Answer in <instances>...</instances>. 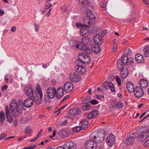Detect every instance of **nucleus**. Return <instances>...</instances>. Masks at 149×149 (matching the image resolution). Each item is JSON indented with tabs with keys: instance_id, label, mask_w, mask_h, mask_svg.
<instances>
[{
	"instance_id": "f257e3e1",
	"label": "nucleus",
	"mask_w": 149,
	"mask_h": 149,
	"mask_svg": "<svg viewBox=\"0 0 149 149\" xmlns=\"http://www.w3.org/2000/svg\"><path fill=\"white\" fill-rule=\"evenodd\" d=\"M24 106V102L22 100H19L17 104L16 101H12L10 106V113L13 116H17L22 113Z\"/></svg>"
},
{
	"instance_id": "f03ea898",
	"label": "nucleus",
	"mask_w": 149,
	"mask_h": 149,
	"mask_svg": "<svg viewBox=\"0 0 149 149\" xmlns=\"http://www.w3.org/2000/svg\"><path fill=\"white\" fill-rule=\"evenodd\" d=\"M134 59L132 58H128L124 54L122 56L121 59H119L117 61L118 68L121 69L126 65L132 66L133 65Z\"/></svg>"
},
{
	"instance_id": "7ed1b4c3",
	"label": "nucleus",
	"mask_w": 149,
	"mask_h": 149,
	"mask_svg": "<svg viewBox=\"0 0 149 149\" xmlns=\"http://www.w3.org/2000/svg\"><path fill=\"white\" fill-rule=\"evenodd\" d=\"M89 137L96 144L101 143L105 139L103 134L97 130L91 133Z\"/></svg>"
},
{
	"instance_id": "20e7f679",
	"label": "nucleus",
	"mask_w": 149,
	"mask_h": 149,
	"mask_svg": "<svg viewBox=\"0 0 149 149\" xmlns=\"http://www.w3.org/2000/svg\"><path fill=\"white\" fill-rule=\"evenodd\" d=\"M86 52L84 53L80 52L78 56V59L75 61L76 64L79 63L80 65H83L84 64H86L90 61V57L88 55L86 54Z\"/></svg>"
},
{
	"instance_id": "39448f33",
	"label": "nucleus",
	"mask_w": 149,
	"mask_h": 149,
	"mask_svg": "<svg viewBox=\"0 0 149 149\" xmlns=\"http://www.w3.org/2000/svg\"><path fill=\"white\" fill-rule=\"evenodd\" d=\"M138 136V134L136 133H132L127 137L125 143L127 145L132 144L135 141V139Z\"/></svg>"
},
{
	"instance_id": "423d86ee",
	"label": "nucleus",
	"mask_w": 149,
	"mask_h": 149,
	"mask_svg": "<svg viewBox=\"0 0 149 149\" xmlns=\"http://www.w3.org/2000/svg\"><path fill=\"white\" fill-rule=\"evenodd\" d=\"M138 136L139 141L142 142L144 141L149 138V129H145Z\"/></svg>"
},
{
	"instance_id": "0eeeda50",
	"label": "nucleus",
	"mask_w": 149,
	"mask_h": 149,
	"mask_svg": "<svg viewBox=\"0 0 149 149\" xmlns=\"http://www.w3.org/2000/svg\"><path fill=\"white\" fill-rule=\"evenodd\" d=\"M95 17L94 16H88L84 17L83 21L84 24L86 26H88L90 25H92L94 23Z\"/></svg>"
},
{
	"instance_id": "6e6552de",
	"label": "nucleus",
	"mask_w": 149,
	"mask_h": 149,
	"mask_svg": "<svg viewBox=\"0 0 149 149\" xmlns=\"http://www.w3.org/2000/svg\"><path fill=\"white\" fill-rule=\"evenodd\" d=\"M84 146L86 149H96L97 147V144L91 138L85 142Z\"/></svg>"
},
{
	"instance_id": "1a4fd4ad",
	"label": "nucleus",
	"mask_w": 149,
	"mask_h": 149,
	"mask_svg": "<svg viewBox=\"0 0 149 149\" xmlns=\"http://www.w3.org/2000/svg\"><path fill=\"white\" fill-rule=\"evenodd\" d=\"M101 87L102 89L104 90H107L110 88L111 91L113 92H114L115 91L114 85L110 82H104L101 86Z\"/></svg>"
},
{
	"instance_id": "9d476101",
	"label": "nucleus",
	"mask_w": 149,
	"mask_h": 149,
	"mask_svg": "<svg viewBox=\"0 0 149 149\" xmlns=\"http://www.w3.org/2000/svg\"><path fill=\"white\" fill-rule=\"evenodd\" d=\"M115 141V138L114 135L112 134H109L107 137L106 142L107 145L109 147H112L114 144Z\"/></svg>"
},
{
	"instance_id": "9b49d317",
	"label": "nucleus",
	"mask_w": 149,
	"mask_h": 149,
	"mask_svg": "<svg viewBox=\"0 0 149 149\" xmlns=\"http://www.w3.org/2000/svg\"><path fill=\"white\" fill-rule=\"evenodd\" d=\"M134 92L135 96L138 98L141 97L144 93L143 89L140 87L138 86L135 88Z\"/></svg>"
},
{
	"instance_id": "f8f14e48",
	"label": "nucleus",
	"mask_w": 149,
	"mask_h": 149,
	"mask_svg": "<svg viewBox=\"0 0 149 149\" xmlns=\"http://www.w3.org/2000/svg\"><path fill=\"white\" fill-rule=\"evenodd\" d=\"M77 48L79 49L85 51V52L88 54L91 53L90 48L84 45V43L81 42H78V45L77 46Z\"/></svg>"
},
{
	"instance_id": "ddd939ff",
	"label": "nucleus",
	"mask_w": 149,
	"mask_h": 149,
	"mask_svg": "<svg viewBox=\"0 0 149 149\" xmlns=\"http://www.w3.org/2000/svg\"><path fill=\"white\" fill-rule=\"evenodd\" d=\"M69 78L70 81L73 82H78L80 79V76L74 72H72L69 75Z\"/></svg>"
},
{
	"instance_id": "4468645a",
	"label": "nucleus",
	"mask_w": 149,
	"mask_h": 149,
	"mask_svg": "<svg viewBox=\"0 0 149 149\" xmlns=\"http://www.w3.org/2000/svg\"><path fill=\"white\" fill-rule=\"evenodd\" d=\"M73 84L70 81H67L65 82L64 85V88L65 91L67 93L71 91L73 88Z\"/></svg>"
},
{
	"instance_id": "2eb2a0df",
	"label": "nucleus",
	"mask_w": 149,
	"mask_h": 149,
	"mask_svg": "<svg viewBox=\"0 0 149 149\" xmlns=\"http://www.w3.org/2000/svg\"><path fill=\"white\" fill-rule=\"evenodd\" d=\"M82 65L77 63V65L74 67V69L78 73L80 74H84L86 72V69L84 67L81 66Z\"/></svg>"
},
{
	"instance_id": "dca6fc26",
	"label": "nucleus",
	"mask_w": 149,
	"mask_h": 149,
	"mask_svg": "<svg viewBox=\"0 0 149 149\" xmlns=\"http://www.w3.org/2000/svg\"><path fill=\"white\" fill-rule=\"evenodd\" d=\"M48 96L51 99L54 98L56 93V89L55 88L50 87L47 91Z\"/></svg>"
},
{
	"instance_id": "f3484780",
	"label": "nucleus",
	"mask_w": 149,
	"mask_h": 149,
	"mask_svg": "<svg viewBox=\"0 0 149 149\" xmlns=\"http://www.w3.org/2000/svg\"><path fill=\"white\" fill-rule=\"evenodd\" d=\"M118 69L119 70H120V75L122 78H125L128 75V71L126 68V67L123 66V67L122 68Z\"/></svg>"
},
{
	"instance_id": "a211bd4d",
	"label": "nucleus",
	"mask_w": 149,
	"mask_h": 149,
	"mask_svg": "<svg viewBox=\"0 0 149 149\" xmlns=\"http://www.w3.org/2000/svg\"><path fill=\"white\" fill-rule=\"evenodd\" d=\"M91 33L90 30L88 28L81 29L80 31V34L82 36H87Z\"/></svg>"
},
{
	"instance_id": "6ab92c4d",
	"label": "nucleus",
	"mask_w": 149,
	"mask_h": 149,
	"mask_svg": "<svg viewBox=\"0 0 149 149\" xmlns=\"http://www.w3.org/2000/svg\"><path fill=\"white\" fill-rule=\"evenodd\" d=\"M63 88L62 87H59L56 91V97L58 99H60L62 97L64 93Z\"/></svg>"
},
{
	"instance_id": "aec40b11",
	"label": "nucleus",
	"mask_w": 149,
	"mask_h": 149,
	"mask_svg": "<svg viewBox=\"0 0 149 149\" xmlns=\"http://www.w3.org/2000/svg\"><path fill=\"white\" fill-rule=\"evenodd\" d=\"M126 87L127 90L130 93L134 92V85L132 82L128 81L126 84Z\"/></svg>"
},
{
	"instance_id": "412c9836",
	"label": "nucleus",
	"mask_w": 149,
	"mask_h": 149,
	"mask_svg": "<svg viewBox=\"0 0 149 149\" xmlns=\"http://www.w3.org/2000/svg\"><path fill=\"white\" fill-rule=\"evenodd\" d=\"M25 93L26 95L29 97L33 96V90L31 87L29 86H26L25 88Z\"/></svg>"
},
{
	"instance_id": "4be33fe9",
	"label": "nucleus",
	"mask_w": 149,
	"mask_h": 149,
	"mask_svg": "<svg viewBox=\"0 0 149 149\" xmlns=\"http://www.w3.org/2000/svg\"><path fill=\"white\" fill-rule=\"evenodd\" d=\"M58 133L63 138L68 137L69 135V132L67 130L64 129H61L59 131Z\"/></svg>"
},
{
	"instance_id": "5701e85b",
	"label": "nucleus",
	"mask_w": 149,
	"mask_h": 149,
	"mask_svg": "<svg viewBox=\"0 0 149 149\" xmlns=\"http://www.w3.org/2000/svg\"><path fill=\"white\" fill-rule=\"evenodd\" d=\"M33 104V100L31 98L29 97L26 99L24 102V105L25 107H30Z\"/></svg>"
},
{
	"instance_id": "b1692460",
	"label": "nucleus",
	"mask_w": 149,
	"mask_h": 149,
	"mask_svg": "<svg viewBox=\"0 0 149 149\" xmlns=\"http://www.w3.org/2000/svg\"><path fill=\"white\" fill-rule=\"evenodd\" d=\"M81 110L79 108H73L69 110V113L72 116L79 114L81 113Z\"/></svg>"
},
{
	"instance_id": "393cba45",
	"label": "nucleus",
	"mask_w": 149,
	"mask_h": 149,
	"mask_svg": "<svg viewBox=\"0 0 149 149\" xmlns=\"http://www.w3.org/2000/svg\"><path fill=\"white\" fill-rule=\"evenodd\" d=\"M10 111H9V108L8 106H6L5 109L6 115L7 118V121L9 123L12 122L13 118L10 115Z\"/></svg>"
},
{
	"instance_id": "a878e982",
	"label": "nucleus",
	"mask_w": 149,
	"mask_h": 149,
	"mask_svg": "<svg viewBox=\"0 0 149 149\" xmlns=\"http://www.w3.org/2000/svg\"><path fill=\"white\" fill-rule=\"evenodd\" d=\"M91 40V39L89 38L84 37L82 38L81 41L84 44V45H86V46H87L90 48Z\"/></svg>"
},
{
	"instance_id": "bb28decb",
	"label": "nucleus",
	"mask_w": 149,
	"mask_h": 149,
	"mask_svg": "<svg viewBox=\"0 0 149 149\" xmlns=\"http://www.w3.org/2000/svg\"><path fill=\"white\" fill-rule=\"evenodd\" d=\"M91 51L96 53H98L100 51V47L98 45H96L95 44L92 45L91 46Z\"/></svg>"
},
{
	"instance_id": "cd10ccee",
	"label": "nucleus",
	"mask_w": 149,
	"mask_h": 149,
	"mask_svg": "<svg viewBox=\"0 0 149 149\" xmlns=\"http://www.w3.org/2000/svg\"><path fill=\"white\" fill-rule=\"evenodd\" d=\"M94 42L98 45H101L102 43L101 37L98 35L94 36L93 38Z\"/></svg>"
},
{
	"instance_id": "c85d7f7f",
	"label": "nucleus",
	"mask_w": 149,
	"mask_h": 149,
	"mask_svg": "<svg viewBox=\"0 0 149 149\" xmlns=\"http://www.w3.org/2000/svg\"><path fill=\"white\" fill-rule=\"evenodd\" d=\"M98 114V112L97 111L93 110L89 113L87 116L88 119H91L97 116Z\"/></svg>"
},
{
	"instance_id": "c756f323",
	"label": "nucleus",
	"mask_w": 149,
	"mask_h": 149,
	"mask_svg": "<svg viewBox=\"0 0 149 149\" xmlns=\"http://www.w3.org/2000/svg\"><path fill=\"white\" fill-rule=\"evenodd\" d=\"M139 84L143 88H146L148 86V81L144 79H141L139 81Z\"/></svg>"
},
{
	"instance_id": "7c9ffc66",
	"label": "nucleus",
	"mask_w": 149,
	"mask_h": 149,
	"mask_svg": "<svg viewBox=\"0 0 149 149\" xmlns=\"http://www.w3.org/2000/svg\"><path fill=\"white\" fill-rule=\"evenodd\" d=\"M135 60L138 63H141L144 60L143 57L141 54H137L135 56Z\"/></svg>"
},
{
	"instance_id": "2f4dec72",
	"label": "nucleus",
	"mask_w": 149,
	"mask_h": 149,
	"mask_svg": "<svg viewBox=\"0 0 149 149\" xmlns=\"http://www.w3.org/2000/svg\"><path fill=\"white\" fill-rule=\"evenodd\" d=\"M33 98L32 100H33V101H34L37 104H40L42 99V97L39 96V97L37 96H33Z\"/></svg>"
},
{
	"instance_id": "473e14b6",
	"label": "nucleus",
	"mask_w": 149,
	"mask_h": 149,
	"mask_svg": "<svg viewBox=\"0 0 149 149\" xmlns=\"http://www.w3.org/2000/svg\"><path fill=\"white\" fill-rule=\"evenodd\" d=\"M114 104L113 107L115 108L117 107L118 108L121 109L122 108L123 106V104L121 102H112V104Z\"/></svg>"
},
{
	"instance_id": "72a5a7b5",
	"label": "nucleus",
	"mask_w": 149,
	"mask_h": 149,
	"mask_svg": "<svg viewBox=\"0 0 149 149\" xmlns=\"http://www.w3.org/2000/svg\"><path fill=\"white\" fill-rule=\"evenodd\" d=\"M81 126V127L82 129L84 130L87 127V125H88L89 122L88 121L86 120H84L82 121Z\"/></svg>"
},
{
	"instance_id": "f704fd0d",
	"label": "nucleus",
	"mask_w": 149,
	"mask_h": 149,
	"mask_svg": "<svg viewBox=\"0 0 149 149\" xmlns=\"http://www.w3.org/2000/svg\"><path fill=\"white\" fill-rule=\"evenodd\" d=\"M70 43V46L72 47L77 48V46L78 45V41L76 40H74L71 42Z\"/></svg>"
},
{
	"instance_id": "c9c22d12",
	"label": "nucleus",
	"mask_w": 149,
	"mask_h": 149,
	"mask_svg": "<svg viewBox=\"0 0 149 149\" xmlns=\"http://www.w3.org/2000/svg\"><path fill=\"white\" fill-rule=\"evenodd\" d=\"M90 107V105L89 104H83L82 105L81 109L85 111L89 110Z\"/></svg>"
},
{
	"instance_id": "e433bc0d",
	"label": "nucleus",
	"mask_w": 149,
	"mask_h": 149,
	"mask_svg": "<svg viewBox=\"0 0 149 149\" xmlns=\"http://www.w3.org/2000/svg\"><path fill=\"white\" fill-rule=\"evenodd\" d=\"M36 89L37 93L39 94V96H43L42 90L40 86L38 85L36 87Z\"/></svg>"
},
{
	"instance_id": "4c0bfd02",
	"label": "nucleus",
	"mask_w": 149,
	"mask_h": 149,
	"mask_svg": "<svg viewBox=\"0 0 149 149\" xmlns=\"http://www.w3.org/2000/svg\"><path fill=\"white\" fill-rule=\"evenodd\" d=\"M25 132L26 136H29L33 131L31 128L30 127H28L26 129Z\"/></svg>"
},
{
	"instance_id": "58836bf2",
	"label": "nucleus",
	"mask_w": 149,
	"mask_h": 149,
	"mask_svg": "<svg viewBox=\"0 0 149 149\" xmlns=\"http://www.w3.org/2000/svg\"><path fill=\"white\" fill-rule=\"evenodd\" d=\"M82 128L80 126H77L73 127L72 129V130L74 132H78L80 131Z\"/></svg>"
},
{
	"instance_id": "ea45409f",
	"label": "nucleus",
	"mask_w": 149,
	"mask_h": 149,
	"mask_svg": "<svg viewBox=\"0 0 149 149\" xmlns=\"http://www.w3.org/2000/svg\"><path fill=\"white\" fill-rule=\"evenodd\" d=\"M144 52V56L146 57L149 56V49L146 48L143 49Z\"/></svg>"
},
{
	"instance_id": "a19ab883",
	"label": "nucleus",
	"mask_w": 149,
	"mask_h": 149,
	"mask_svg": "<svg viewBox=\"0 0 149 149\" xmlns=\"http://www.w3.org/2000/svg\"><path fill=\"white\" fill-rule=\"evenodd\" d=\"M107 2L105 1H102L101 3V5L102 8L106 9L107 6Z\"/></svg>"
},
{
	"instance_id": "79ce46f5",
	"label": "nucleus",
	"mask_w": 149,
	"mask_h": 149,
	"mask_svg": "<svg viewBox=\"0 0 149 149\" xmlns=\"http://www.w3.org/2000/svg\"><path fill=\"white\" fill-rule=\"evenodd\" d=\"M116 79L118 84V85L119 86H120L121 84V81L120 78L119 76H116Z\"/></svg>"
},
{
	"instance_id": "37998d69",
	"label": "nucleus",
	"mask_w": 149,
	"mask_h": 149,
	"mask_svg": "<svg viewBox=\"0 0 149 149\" xmlns=\"http://www.w3.org/2000/svg\"><path fill=\"white\" fill-rule=\"evenodd\" d=\"M125 53L126 54H128V55L127 56L129 55H130L131 54L132 51L130 49L128 48L125 50Z\"/></svg>"
},
{
	"instance_id": "c03bdc74",
	"label": "nucleus",
	"mask_w": 149,
	"mask_h": 149,
	"mask_svg": "<svg viewBox=\"0 0 149 149\" xmlns=\"http://www.w3.org/2000/svg\"><path fill=\"white\" fill-rule=\"evenodd\" d=\"M52 5L51 3H49L46 5L44 7V9L45 10H46L50 8Z\"/></svg>"
},
{
	"instance_id": "a18cd8bd",
	"label": "nucleus",
	"mask_w": 149,
	"mask_h": 149,
	"mask_svg": "<svg viewBox=\"0 0 149 149\" xmlns=\"http://www.w3.org/2000/svg\"><path fill=\"white\" fill-rule=\"evenodd\" d=\"M146 141L144 143V146L145 147L149 146V138L146 140Z\"/></svg>"
},
{
	"instance_id": "49530a36",
	"label": "nucleus",
	"mask_w": 149,
	"mask_h": 149,
	"mask_svg": "<svg viewBox=\"0 0 149 149\" xmlns=\"http://www.w3.org/2000/svg\"><path fill=\"white\" fill-rule=\"evenodd\" d=\"M6 136V133H2L0 135V140L5 138Z\"/></svg>"
},
{
	"instance_id": "de8ad7c7",
	"label": "nucleus",
	"mask_w": 149,
	"mask_h": 149,
	"mask_svg": "<svg viewBox=\"0 0 149 149\" xmlns=\"http://www.w3.org/2000/svg\"><path fill=\"white\" fill-rule=\"evenodd\" d=\"M98 102L95 100H91L90 102V103L93 104H96L98 103Z\"/></svg>"
},
{
	"instance_id": "09e8293b",
	"label": "nucleus",
	"mask_w": 149,
	"mask_h": 149,
	"mask_svg": "<svg viewBox=\"0 0 149 149\" xmlns=\"http://www.w3.org/2000/svg\"><path fill=\"white\" fill-rule=\"evenodd\" d=\"M98 29L97 27H93L92 29V32L93 33H98Z\"/></svg>"
},
{
	"instance_id": "8fccbe9b",
	"label": "nucleus",
	"mask_w": 149,
	"mask_h": 149,
	"mask_svg": "<svg viewBox=\"0 0 149 149\" xmlns=\"http://www.w3.org/2000/svg\"><path fill=\"white\" fill-rule=\"evenodd\" d=\"M117 49V44L116 43H114L113 46V48L112 49V52H115Z\"/></svg>"
},
{
	"instance_id": "3c124183",
	"label": "nucleus",
	"mask_w": 149,
	"mask_h": 149,
	"mask_svg": "<svg viewBox=\"0 0 149 149\" xmlns=\"http://www.w3.org/2000/svg\"><path fill=\"white\" fill-rule=\"evenodd\" d=\"M0 118H5V115L3 111L0 112Z\"/></svg>"
},
{
	"instance_id": "603ef678",
	"label": "nucleus",
	"mask_w": 149,
	"mask_h": 149,
	"mask_svg": "<svg viewBox=\"0 0 149 149\" xmlns=\"http://www.w3.org/2000/svg\"><path fill=\"white\" fill-rule=\"evenodd\" d=\"M79 2L82 4H86L87 3V2H88L87 0H79Z\"/></svg>"
},
{
	"instance_id": "864d4df0",
	"label": "nucleus",
	"mask_w": 149,
	"mask_h": 149,
	"mask_svg": "<svg viewBox=\"0 0 149 149\" xmlns=\"http://www.w3.org/2000/svg\"><path fill=\"white\" fill-rule=\"evenodd\" d=\"M36 147V145H31L30 146L26 147L27 149H33Z\"/></svg>"
},
{
	"instance_id": "5fc2aeb1",
	"label": "nucleus",
	"mask_w": 149,
	"mask_h": 149,
	"mask_svg": "<svg viewBox=\"0 0 149 149\" xmlns=\"http://www.w3.org/2000/svg\"><path fill=\"white\" fill-rule=\"evenodd\" d=\"M26 135L24 136H21L19 137L18 138V140L20 141L23 140L24 139L26 138Z\"/></svg>"
},
{
	"instance_id": "6e6d98bb",
	"label": "nucleus",
	"mask_w": 149,
	"mask_h": 149,
	"mask_svg": "<svg viewBox=\"0 0 149 149\" xmlns=\"http://www.w3.org/2000/svg\"><path fill=\"white\" fill-rule=\"evenodd\" d=\"M39 134H38L37 136L36 137H35L33 139H32L30 141V142H34L38 139L39 138Z\"/></svg>"
},
{
	"instance_id": "4d7b16f0",
	"label": "nucleus",
	"mask_w": 149,
	"mask_h": 149,
	"mask_svg": "<svg viewBox=\"0 0 149 149\" xmlns=\"http://www.w3.org/2000/svg\"><path fill=\"white\" fill-rule=\"evenodd\" d=\"M35 27V30L36 31H37L39 29V26L38 24H34Z\"/></svg>"
},
{
	"instance_id": "13d9d810",
	"label": "nucleus",
	"mask_w": 149,
	"mask_h": 149,
	"mask_svg": "<svg viewBox=\"0 0 149 149\" xmlns=\"http://www.w3.org/2000/svg\"><path fill=\"white\" fill-rule=\"evenodd\" d=\"M67 123V120H65L63 122H62V123H61V125H63H63H65Z\"/></svg>"
},
{
	"instance_id": "bf43d9fd",
	"label": "nucleus",
	"mask_w": 149,
	"mask_h": 149,
	"mask_svg": "<svg viewBox=\"0 0 149 149\" xmlns=\"http://www.w3.org/2000/svg\"><path fill=\"white\" fill-rule=\"evenodd\" d=\"M7 88V86L6 85H4L2 88V91H4Z\"/></svg>"
},
{
	"instance_id": "052dcab7",
	"label": "nucleus",
	"mask_w": 149,
	"mask_h": 149,
	"mask_svg": "<svg viewBox=\"0 0 149 149\" xmlns=\"http://www.w3.org/2000/svg\"><path fill=\"white\" fill-rule=\"evenodd\" d=\"M56 131L55 130H54L53 132V136H50V138H52L53 137L55 136L56 135Z\"/></svg>"
},
{
	"instance_id": "680f3d73",
	"label": "nucleus",
	"mask_w": 149,
	"mask_h": 149,
	"mask_svg": "<svg viewBox=\"0 0 149 149\" xmlns=\"http://www.w3.org/2000/svg\"><path fill=\"white\" fill-rule=\"evenodd\" d=\"M107 33V31H106V30L102 32V35L103 36H104L106 35Z\"/></svg>"
},
{
	"instance_id": "e2e57ef3",
	"label": "nucleus",
	"mask_w": 149,
	"mask_h": 149,
	"mask_svg": "<svg viewBox=\"0 0 149 149\" xmlns=\"http://www.w3.org/2000/svg\"><path fill=\"white\" fill-rule=\"evenodd\" d=\"M4 120L5 118H0V122L1 125H2L3 124Z\"/></svg>"
},
{
	"instance_id": "0e129e2a",
	"label": "nucleus",
	"mask_w": 149,
	"mask_h": 149,
	"mask_svg": "<svg viewBox=\"0 0 149 149\" xmlns=\"http://www.w3.org/2000/svg\"><path fill=\"white\" fill-rule=\"evenodd\" d=\"M85 99L86 100V101H88V103L89 102L90 103V102L91 100V99H90V97H87Z\"/></svg>"
},
{
	"instance_id": "69168bd1",
	"label": "nucleus",
	"mask_w": 149,
	"mask_h": 149,
	"mask_svg": "<svg viewBox=\"0 0 149 149\" xmlns=\"http://www.w3.org/2000/svg\"><path fill=\"white\" fill-rule=\"evenodd\" d=\"M13 125L15 126H17L18 125V122L17 120H15L14 121V123H13Z\"/></svg>"
},
{
	"instance_id": "338daca9",
	"label": "nucleus",
	"mask_w": 149,
	"mask_h": 149,
	"mask_svg": "<svg viewBox=\"0 0 149 149\" xmlns=\"http://www.w3.org/2000/svg\"><path fill=\"white\" fill-rule=\"evenodd\" d=\"M51 10H52V8H50L49 9V11L48 12V13H47L46 15V16L48 17V16H49L50 15V12L51 11Z\"/></svg>"
},
{
	"instance_id": "774afa93",
	"label": "nucleus",
	"mask_w": 149,
	"mask_h": 149,
	"mask_svg": "<svg viewBox=\"0 0 149 149\" xmlns=\"http://www.w3.org/2000/svg\"><path fill=\"white\" fill-rule=\"evenodd\" d=\"M88 101H86V100L85 99H84L82 101V103L83 104H87Z\"/></svg>"
}]
</instances>
